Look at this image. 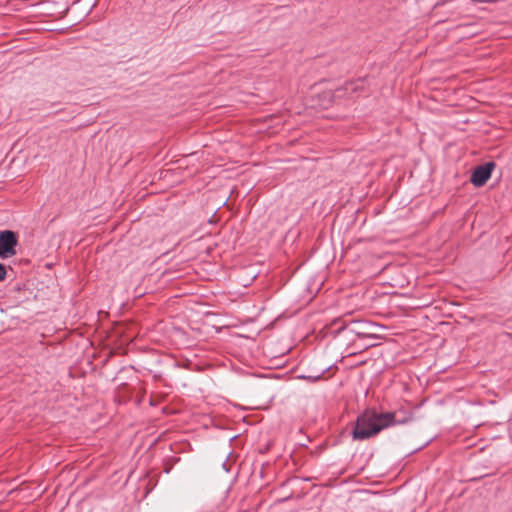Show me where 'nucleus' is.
<instances>
[{
	"label": "nucleus",
	"mask_w": 512,
	"mask_h": 512,
	"mask_svg": "<svg viewBox=\"0 0 512 512\" xmlns=\"http://www.w3.org/2000/svg\"><path fill=\"white\" fill-rule=\"evenodd\" d=\"M365 89V80L357 79L353 81L346 82L343 86L337 88L333 92L334 98H353L354 96H358Z\"/></svg>",
	"instance_id": "7ed1b4c3"
},
{
	"label": "nucleus",
	"mask_w": 512,
	"mask_h": 512,
	"mask_svg": "<svg viewBox=\"0 0 512 512\" xmlns=\"http://www.w3.org/2000/svg\"><path fill=\"white\" fill-rule=\"evenodd\" d=\"M496 167L495 162L490 161L477 166L472 174L470 181L475 187H482L490 179L492 171Z\"/></svg>",
	"instance_id": "20e7f679"
},
{
	"label": "nucleus",
	"mask_w": 512,
	"mask_h": 512,
	"mask_svg": "<svg viewBox=\"0 0 512 512\" xmlns=\"http://www.w3.org/2000/svg\"><path fill=\"white\" fill-rule=\"evenodd\" d=\"M308 378H313V380L316 381V380L320 379V375L319 376H315V377L309 376Z\"/></svg>",
	"instance_id": "6e6552de"
},
{
	"label": "nucleus",
	"mask_w": 512,
	"mask_h": 512,
	"mask_svg": "<svg viewBox=\"0 0 512 512\" xmlns=\"http://www.w3.org/2000/svg\"><path fill=\"white\" fill-rule=\"evenodd\" d=\"M449 11L453 14V17H452L453 19L458 18L463 12V10L461 9L459 4L452 5L449 8Z\"/></svg>",
	"instance_id": "39448f33"
},
{
	"label": "nucleus",
	"mask_w": 512,
	"mask_h": 512,
	"mask_svg": "<svg viewBox=\"0 0 512 512\" xmlns=\"http://www.w3.org/2000/svg\"><path fill=\"white\" fill-rule=\"evenodd\" d=\"M358 336H371L370 334L364 333V332H357Z\"/></svg>",
	"instance_id": "0eeeda50"
},
{
	"label": "nucleus",
	"mask_w": 512,
	"mask_h": 512,
	"mask_svg": "<svg viewBox=\"0 0 512 512\" xmlns=\"http://www.w3.org/2000/svg\"><path fill=\"white\" fill-rule=\"evenodd\" d=\"M6 277V268L3 264L0 263V281L4 280Z\"/></svg>",
	"instance_id": "423d86ee"
},
{
	"label": "nucleus",
	"mask_w": 512,
	"mask_h": 512,
	"mask_svg": "<svg viewBox=\"0 0 512 512\" xmlns=\"http://www.w3.org/2000/svg\"><path fill=\"white\" fill-rule=\"evenodd\" d=\"M406 422L407 419L396 418V412L378 413L374 409H367L357 417L352 435L355 440H366L385 428Z\"/></svg>",
	"instance_id": "f257e3e1"
},
{
	"label": "nucleus",
	"mask_w": 512,
	"mask_h": 512,
	"mask_svg": "<svg viewBox=\"0 0 512 512\" xmlns=\"http://www.w3.org/2000/svg\"><path fill=\"white\" fill-rule=\"evenodd\" d=\"M17 234L11 230L0 231V257L9 258L16 254Z\"/></svg>",
	"instance_id": "f03ea898"
}]
</instances>
